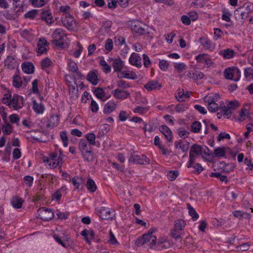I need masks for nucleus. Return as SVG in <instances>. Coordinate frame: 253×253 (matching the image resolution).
<instances>
[{
	"instance_id": "4be33fe9",
	"label": "nucleus",
	"mask_w": 253,
	"mask_h": 253,
	"mask_svg": "<svg viewBox=\"0 0 253 253\" xmlns=\"http://www.w3.org/2000/svg\"><path fill=\"white\" fill-rule=\"evenodd\" d=\"M69 70L72 72L75 73L77 76L81 78L83 77L81 73L78 70V67L77 63L73 61H70L68 63Z\"/></svg>"
},
{
	"instance_id": "603ef678",
	"label": "nucleus",
	"mask_w": 253,
	"mask_h": 253,
	"mask_svg": "<svg viewBox=\"0 0 253 253\" xmlns=\"http://www.w3.org/2000/svg\"><path fill=\"white\" fill-rule=\"evenodd\" d=\"M117 86L123 89L127 88L130 86L129 83L122 80H120L117 82Z\"/></svg>"
},
{
	"instance_id": "0e129e2a",
	"label": "nucleus",
	"mask_w": 253,
	"mask_h": 253,
	"mask_svg": "<svg viewBox=\"0 0 253 253\" xmlns=\"http://www.w3.org/2000/svg\"><path fill=\"white\" fill-rule=\"evenodd\" d=\"M113 46V42L112 39H108L106 41L105 48L106 50L108 51H111Z\"/></svg>"
},
{
	"instance_id": "c756f323",
	"label": "nucleus",
	"mask_w": 253,
	"mask_h": 253,
	"mask_svg": "<svg viewBox=\"0 0 253 253\" xmlns=\"http://www.w3.org/2000/svg\"><path fill=\"white\" fill-rule=\"evenodd\" d=\"M23 201L22 199L17 197H13L11 200V203L13 207L16 209H19L22 207Z\"/></svg>"
},
{
	"instance_id": "4d7b16f0",
	"label": "nucleus",
	"mask_w": 253,
	"mask_h": 253,
	"mask_svg": "<svg viewBox=\"0 0 253 253\" xmlns=\"http://www.w3.org/2000/svg\"><path fill=\"white\" fill-rule=\"evenodd\" d=\"M109 243L112 245H118L119 242L116 239L114 235L113 234L112 231H110L109 232V240L108 241Z\"/></svg>"
},
{
	"instance_id": "6e6552de",
	"label": "nucleus",
	"mask_w": 253,
	"mask_h": 253,
	"mask_svg": "<svg viewBox=\"0 0 253 253\" xmlns=\"http://www.w3.org/2000/svg\"><path fill=\"white\" fill-rule=\"evenodd\" d=\"M113 96L118 99H124L128 98L130 94L127 91L121 89H116L112 91Z\"/></svg>"
},
{
	"instance_id": "1a4fd4ad",
	"label": "nucleus",
	"mask_w": 253,
	"mask_h": 253,
	"mask_svg": "<svg viewBox=\"0 0 253 253\" xmlns=\"http://www.w3.org/2000/svg\"><path fill=\"white\" fill-rule=\"evenodd\" d=\"M141 58L137 53L133 52L129 58V62L133 66L140 68L142 66L141 62Z\"/></svg>"
},
{
	"instance_id": "ea45409f",
	"label": "nucleus",
	"mask_w": 253,
	"mask_h": 253,
	"mask_svg": "<svg viewBox=\"0 0 253 253\" xmlns=\"http://www.w3.org/2000/svg\"><path fill=\"white\" fill-rule=\"evenodd\" d=\"M201 129V124L199 121H195L191 125V130L194 133L200 132Z\"/></svg>"
},
{
	"instance_id": "69168bd1",
	"label": "nucleus",
	"mask_w": 253,
	"mask_h": 253,
	"mask_svg": "<svg viewBox=\"0 0 253 253\" xmlns=\"http://www.w3.org/2000/svg\"><path fill=\"white\" fill-rule=\"evenodd\" d=\"M37 10H32L25 13L24 16L26 18H33L37 15Z\"/></svg>"
},
{
	"instance_id": "412c9836",
	"label": "nucleus",
	"mask_w": 253,
	"mask_h": 253,
	"mask_svg": "<svg viewBox=\"0 0 253 253\" xmlns=\"http://www.w3.org/2000/svg\"><path fill=\"white\" fill-rule=\"evenodd\" d=\"M219 54L222 56L224 59H231L234 57L235 52L231 49L227 48L220 50Z\"/></svg>"
},
{
	"instance_id": "423d86ee",
	"label": "nucleus",
	"mask_w": 253,
	"mask_h": 253,
	"mask_svg": "<svg viewBox=\"0 0 253 253\" xmlns=\"http://www.w3.org/2000/svg\"><path fill=\"white\" fill-rule=\"evenodd\" d=\"M129 163L134 164L145 165L149 163L148 158L144 155H131L128 159Z\"/></svg>"
},
{
	"instance_id": "dca6fc26",
	"label": "nucleus",
	"mask_w": 253,
	"mask_h": 253,
	"mask_svg": "<svg viewBox=\"0 0 253 253\" xmlns=\"http://www.w3.org/2000/svg\"><path fill=\"white\" fill-rule=\"evenodd\" d=\"M81 235L84 237L85 240L89 244H91L90 240L93 239L95 237V233L92 230L84 229L81 232Z\"/></svg>"
},
{
	"instance_id": "4c0bfd02",
	"label": "nucleus",
	"mask_w": 253,
	"mask_h": 253,
	"mask_svg": "<svg viewBox=\"0 0 253 253\" xmlns=\"http://www.w3.org/2000/svg\"><path fill=\"white\" fill-rule=\"evenodd\" d=\"M233 70H234V68H228L224 70V75L226 79L233 80L234 75Z\"/></svg>"
},
{
	"instance_id": "bb28decb",
	"label": "nucleus",
	"mask_w": 253,
	"mask_h": 253,
	"mask_svg": "<svg viewBox=\"0 0 253 253\" xmlns=\"http://www.w3.org/2000/svg\"><path fill=\"white\" fill-rule=\"evenodd\" d=\"M233 215L237 218H238L239 219H242L243 218H250V215L247 212H244L241 211H235L233 212Z\"/></svg>"
},
{
	"instance_id": "9b49d317",
	"label": "nucleus",
	"mask_w": 253,
	"mask_h": 253,
	"mask_svg": "<svg viewBox=\"0 0 253 253\" xmlns=\"http://www.w3.org/2000/svg\"><path fill=\"white\" fill-rule=\"evenodd\" d=\"M98 74V71L96 70H93L88 73L86 79L92 84L96 85L99 81Z\"/></svg>"
},
{
	"instance_id": "052dcab7",
	"label": "nucleus",
	"mask_w": 253,
	"mask_h": 253,
	"mask_svg": "<svg viewBox=\"0 0 253 253\" xmlns=\"http://www.w3.org/2000/svg\"><path fill=\"white\" fill-rule=\"evenodd\" d=\"M196 155L192 152H190L189 154V160L188 162V164L187 165V168H190L192 167V165H193L196 160Z\"/></svg>"
},
{
	"instance_id": "a19ab883",
	"label": "nucleus",
	"mask_w": 253,
	"mask_h": 253,
	"mask_svg": "<svg viewBox=\"0 0 253 253\" xmlns=\"http://www.w3.org/2000/svg\"><path fill=\"white\" fill-rule=\"evenodd\" d=\"M10 2L12 1V4L14 9L18 8V11L22 9L24 5V1L22 0H9Z\"/></svg>"
},
{
	"instance_id": "2eb2a0df",
	"label": "nucleus",
	"mask_w": 253,
	"mask_h": 253,
	"mask_svg": "<svg viewBox=\"0 0 253 253\" xmlns=\"http://www.w3.org/2000/svg\"><path fill=\"white\" fill-rule=\"evenodd\" d=\"M144 87L148 90L150 91L154 89H160L162 87L161 84L159 83L156 80H152L147 83Z\"/></svg>"
},
{
	"instance_id": "4468645a",
	"label": "nucleus",
	"mask_w": 253,
	"mask_h": 253,
	"mask_svg": "<svg viewBox=\"0 0 253 253\" xmlns=\"http://www.w3.org/2000/svg\"><path fill=\"white\" fill-rule=\"evenodd\" d=\"M19 95L16 94H14L13 95L11 100L9 101V102L7 103V105L9 106L11 105L15 110H18L22 108L23 105H20L18 104L19 102Z\"/></svg>"
},
{
	"instance_id": "09e8293b",
	"label": "nucleus",
	"mask_w": 253,
	"mask_h": 253,
	"mask_svg": "<svg viewBox=\"0 0 253 253\" xmlns=\"http://www.w3.org/2000/svg\"><path fill=\"white\" fill-rule=\"evenodd\" d=\"M211 177H216L219 178L221 181L227 182V178L226 175H222L220 172H211L210 174Z\"/></svg>"
},
{
	"instance_id": "58836bf2",
	"label": "nucleus",
	"mask_w": 253,
	"mask_h": 253,
	"mask_svg": "<svg viewBox=\"0 0 253 253\" xmlns=\"http://www.w3.org/2000/svg\"><path fill=\"white\" fill-rule=\"evenodd\" d=\"M21 77L18 75H15L13 77V85L17 88H19L22 85Z\"/></svg>"
},
{
	"instance_id": "8fccbe9b",
	"label": "nucleus",
	"mask_w": 253,
	"mask_h": 253,
	"mask_svg": "<svg viewBox=\"0 0 253 253\" xmlns=\"http://www.w3.org/2000/svg\"><path fill=\"white\" fill-rule=\"evenodd\" d=\"M174 145L175 148H180L183 152L187 151L188 150V147L185 144H183L181 140L175 142Z\"/></svg>"
},
{
	"instance_id": "0eeeda50",
	"label": "nucleus",
	"mask_w": 253,
	"mask_h": 253,
	"mask_svg": "<svg viewBox=\"0 0 253 253\" xmlns=\"http://www.w3.org/2000/svg\"><path fill=\"white\" fill-rule=\"evenodd\" d=\"M97 211L99 217L103 220L112 219L115 216L114 210L108 211L105 207H101Z\"/></svg>"
},
{
	"instance_id": "cd10ccee",
	"label": "nucleus",
	"mask_w": 253,
	"mask_h": 253,
	"mask_svg": "<svg viewBox=\"0 0 253 253\" xmlns=\"http://www.w3.org/2000/svg\"><path fill=\"white\" fill-rule=\"evenodd\" d=\"M205 101L208 104V109L211 112H216L219 108L218 105L214 102H212V100H205Z\"/></svg>"
},
{
	"instance_id": "5fc2aeb1",
	"label": "nucleus",
	"mask_w": 253,
	"mask_h": 253,
	"mask_svg": "<svg viewBox=\"0 0 253 253\" xmlns=\"http://www.w3.org/2000/svg\"><path fill=\"white\" fill-rule=\"evenodd\" d=\"M230 109L228 107L223 106L221 107V112L223 115L227 117V118H229L231 115V111Z\"/></svg>"
},
{
	"instance_id": "72a5a7b5",
	"label": "nucleus",
	"mask_w": 253,
	"mask_h": 253,
	"mask_svg": "<svg viewBox=\"0 0 253 253\" xmlns=\"http://www.w3.org/2000/svg\"><path fill=\"white\" fill-rule=\"evenodd\" d=\"M59 121V118L58 115H53L50 117L49 122L47 124V126L49 127H54L56 126L58 124Z\"/></svg>"
},
{
	"instance_id": "a878e982",
	"label": "nucleus",
	"mask_w": 253,
	"mask_h": 253,
	"mask_svg": "<svg viewBox=\"0 0 253 253\" xmlns=\"http://www.w3.org/2000/svg\"><path fill=\"white\" fill-rule=\"evenodd\" d=\"M226 152V147H218L214 149V157H224L225 156Z\"/></svg>"
},
{
	"instance_id": "c03bdc74",
	"label": "nucleus",
	"mask_w": 253,
	"mask_h": 253,
	"mask_svg": "<svg viewBox=\"0 0 253 253\" xmlns=\"http://www.w3.org/2000/svg\"><path fill=\"white\" fill-rule=\"evenodd\" d=\"M190 168L192 169V172L197 174H200L203 170L202 166L199 163H197L195 165H192V167Z\"/></svg>"
},
{
	"instance_id": "864d4df0",
	"label": "nucleus",
	"mask_w": 253,
	"mask_h": 253,
	"mask_svg": "<svg viewBox=\"0 0 253 253\" xmlns=\"http://www.w3.org/2000/svg\"><path fill=\"white\" fill-rule=\"evenodd\" d=\"M52 64V62L50 60V59L48 58H46L43 59L41 61V65L43 69H46L49 67Z\"/></svg>"
},
{
	"instance_id": "de8ad7c7",
	"label": "nucleus",
	"mask_w": 253,
	"mask_h": 253,
	"mask_svg": "<svg viewBox=\"0 0 253 253\" xmlns=\"http://www.w3.org/2000/svg\"><path fill=\"white\" fill-rule=\"evenodd\" d=\"M100 65L102 67V70L105 73H110L111 71V66L109 65L104 60H101Z\"/></svg>"
},
{
	"instance_id": "3c124183",
	"label": "nucleus",
	"mask_w": 253,
	"mask_h": 253,
	"mask_svg": "<svg viewBox=\"0 0 253 253\" xmlns=\"http://www.w3.org/2000/svg\"><path fill=\"white\" fill-rule=\"evenodd\" d=\"M60 136L63 143V145L65 147H67L68 146V140L67 132L65 131H61L60 133Z\"/></svg>"
},
{
	"instance_id": "c9c22d12",
	"label": "nucleus",
	"mask_w": 253,
	"mask_h": 253,
	"mask_svg": "<svg viewBox=\"0 0 253 253\" xmlns=\"http://www.w3.org/2000/svg\"><path fill=\"white\" fill-rule=\"evenodd\" d=\"M82 154L85 161L87 162L93 161V156L92 150L88 151H84V152H82Z\"/></svg>"
},
{
	"instance_id": "bf43d9fd",
	"label": "nucleus",
	"mask_w": 253,
	"mask_h": 253,
	"mask_svg": "<svg viewBox=\"0 0 253 253\" xmlns=\"http://www.w3.org/2000/svg\"><path fill=\"white\" fill-rule=\"evenodd\" d=\"M178 175V171H170L168 174V177L170 181H172L175 179Z\"/></svg>"
},
{
	"instance_id": "338daca9",
	"label": "nucleus",
	"mask_w": 253,
	"mask_h": 253,
	"mask_svg": "<svg viewBox=\"0 0 253 253\" xmlns=\"http://www.w3.org/2000/svg\"><path fill=\"white\" fill-rule=\"evenodd\" d=\"M148 109L141 106H137L134 109L133 112L136 113L144 114L148 111Z\"/></svg>"
},
{
	"instance_id": "774afa93",
	"label": "nucleus",
	"mask_w": 253,
	"mask_h": 253,
	"mask_svg": "<svg viewBox=\"0 0 253 253\" xmlns=\"http://www.w3.org/2000/svg\"><path fill=\"white\" fill-rule=\"evenodd\" d=\"M204 76V74L202 72H199L197 71H194V74H193L192 79L194 80L202 79Z\"/></svg>"
},
{
	"instance_id": "e433bc0d",
	"label": "nucleus",
	"mask_w": 253,
	"mask_h": 253,
	"mask_svg": "<svg viewBox=\"0 0 253 253\" xmlns=\"http://www.w3.org/2000/svg\"><path fill=\"white\" fill-rule=\"evenodd\" d=\"M187 208L189 210V214L192 217L194 221L199 218V214L196 212L194 208L189 204H187Z\"/></svg>"
},
{
	"instance_id": "f03ea898",
	"label": "nucleus",
	"mask_w": 253,
	"mask_h": 253,
	"mask_svg": "<svg viewBox=\"0 0 253 253\" xmlns=\"http://www.w3.org/2000/svg\"><path fill=\"white\" fill-rule=\"evenodd\" d=\"M156 237L151 234H145L138 238L135 242L136 246H141L147 244L148 247L151 248L156 244Z\"/></svg>"
},
{
	"instance_id": "ddd939ff",
	"label": "nucleus",
	"mask_w": 253,
	"mask_h": 253,
	"mask_svg": "<svg viewBox=\"0 0 253 253\" xmlns=\"http://www.w3.org/2000/svg\"><path fill=\"white\" fill-rule=\"evenodd\" d=\"M160 131L164 135L168 141L170 142L172 139V134L170 129L165 125H162L159 127Z\"/></svg>"
},
{
	"instance_id": "f257e3e1",
	"label": "nucleus",
	"mask_w": 253,
	"mask_h": 253,
	"mask_svg": "<svg viewBox=\"0 0 253 253\" xmlns=\"http://www.w3.org/2000/svg\"><path fill=\"white\" fill-rule=\"evenodd\" d=\"M129 26L133 33L138 35H145L147 33V27L139 20H134L129 21Z\"/></svg>"
},
{
	"instance_id": "9d476101",
	"label": "nucleus",
	"mask_w": 253,
	"mask_h": 253,
	"mask_svg": "<svg viewBox=\"0 0 253 253\" xmlns=\"http://www.w3.org/2000/svg\"><path fill=\"white\" fill-rule=\"evenodd\" d=\"M112 66L115 72H120L124 69V62L120 58L113 60Z\"/></svg>"
},
{
	"instance_id": "aec40b11",
	"label": "nucleus",
	"mask_w": 253,
	"mask_h": 253,
	"mask_svg": "<svg viewBox=\"0 0 253 253\" xmlns=\"http://www.w3.org/2000/svg\"><path fill=\"white\" fill-rule=\"evenodd\" d=\"M91 145L85 139H81L79 143V149L81 153L84 151H88L92 150Z\"/></svg>"
},
{
	"instance_id": "a211bd4d",
	"label": "nucleus",
	"mask_w": 253,
	"mask_h": 253,
	"mask_svg": "<svg viewBox=\"0 0 253 253\" xmlns=\"http://www.w3.org/2000/svg\"><path fill=\"white\" fill-rule=\"evenodd\" d=\"M199 42L206 49L212 50L214 48V44H212L211 41L207 37L200 38Z\"/></svg>"
},
{
	"instance_id": "5701e85b",
	"label": "nucleus",
	"mask_w": 253,
	"mask_h": 253,
	"mask_svg": "<svg viewBox=\"0 0 253 253\" xmlns=\"http://www.w3.org/2000/svg\"><path fill=\"white\" fill-rule=\"evenodd\" d=\"M94 93L97 98L102 101H104L109 98V97H105V93L102 88H96L94 91Z\"/></svg>"
},
{
	"instance_id": "2f4dec72",
	"label": "nucleus",
	"mask_w": 253,
	"mask_h": 253,
	"mask_svg": "<svg viewBox=\"0 0 253 253\" xmlns=\"http://www.w3.org/2000/svg\"><path fill=\"white\" fill-rule=\"evenodd\" d=\"M86 186L87 190L90 192L93 193L95 192L97 189V187L94 181L90 178L87 180Z\"/></svg>"
},
{
	"instance_id": "13d9d810",
	"label": "nucleus",
	"mask_w": 253,
	"mask_h": 253,
	"mask_svg": "<svg viewBox=\"0 0 253 253\" xmlns=\"http://www.w3.org/2000/svg\"><path fill=\"white\" fill-rule=\"evenodd\" d=\"M160 68L164 71H166L168 68L169 63L165 60H160L159 63Z\"/></svg>"
},
{
	"instance_id": "37998d69",
	"label": "nucleus",
	"mask_w": 253,
	"mask_h": 253,
	"mask_svg": "<svg viewBox=\"0 0 253 253\" xmlns=\"http://www.w3.org/2000/svg\"><path fill=\"white\" fill-rule=\"evenodd\" d=\"M85 138L88 143L91 145H95V135L93 133H89L85 135Z\"/></svg>"
},
{
	"instance_id": "393cba45",
	"label": "nucleus",
	"mask_w": 253,
	"mask_h": 253,
	"mask_svg": "<svg viewBox=\"0 0 253 253\" xmlns=\"http://www.w3.org/2000/svg\"><path fill=\"white\" fill-rule=\"evenodd\" d=\"M4 64L9 69H14L16 66V60L13 57L8 56L4 60Z\"/></svg>"
},
{
	"instance_id": "6ab92c4d",
	"label": "nucleus",
	"mask_w": 253,
	"mask_h": 253,
	"mask_svg": "<svg viewBox=\"0 0 253 253\" xmlns=\"http://www.w3.org/2000/svg\"><path fill=\"white\" fill-rule=\"evenodd\" d=\"M47 44V42L44 39H40L37 43V50L38 52L41 54L45 52L46 49L45 46Z\"/></svg>"
},
{
	"instance_id": "79ce46f5",
	"label": "nucleus",
	"mask_w": 253,
	"mask_h": 253,
	"mask_svg": "<svg viewBox=\"0 0 253 253\" xmlns=\"http://www.w3.org/2000/svg\"><path fill=\"white\" fill-rule=\"evenodd\" d=\"M202 150L203 148L202 146H200L196 144H195L191 147L190 152H192L193 153H194L197 155H199L202 153Z\"/></svg>"
},
{
	"instance_id": "6e6d98bb",
	"label": "nucleus",
	"mask_w": 253,
	"mask_h": 253,
	"mask_svg": "<svg viewBox=\"0 0 253 253\" xmlns=\"http://www.w3.org/2000/svg\"><path fill=\"white\" fill-rule=\"evenodd\" d=\"M170 236L176 240H180L181 239V237L179 233V230L174 228L171 230Z\"/></svg>"
},
{
	"instance_id": "7c9ffc66",
	"label": "nucleus",
	"mask_w": 253,
	"mask_h": 253,
	"mask_svg": "<svg viewBox=\"0 0 253 253\" xmlns=\"http://www.w3.org/2000/svg\"><path fill=\"white\" fill-rule=\"evenodd\" d=\"M41 18L42 20L45 21L47 23L51 24L52 16L49 11H43L41 12Z\"/></svg>"
},
{
	"instance_id": "f704fd0d",
	"label": "nucleus",
	"mask_w": 253,
	"mask_h": 253,
	"mask_svg": "<svg viewBox=\"0 0 253 253\" xmlns=\"http://www.w3.org/2000/svg\"><path fill=\"white\" fill-rule=\"evenodd\" d=\"M185 226V222L182 219L175 220L174 228L179 231H182Z\"/></svg>"
},
{
	"instance_id": "f8f14e48",
	"label": "nucleus",
	"mask_w": 253,
	"mask_h": 253,
	"mask_svg": "<svg viewBox=\"0 0 253 253\" xmlns=\"http://www.w3.org/2000/svg\"><path fill=\"white\" fill-rule=\"evenodd\" d=\"M117 103L113 100H111L105 104L103 108V113L105 114H109L116 109Z\"/></svg>"
},
{
	"instance_id": "a18cd8bd",
	"label": "nucleus",
	"mask_w": 253,
	"mask_h": 253,
	"mask_svg": "<svg viewBox=\"0 0 253 253\" xmlns=\"http://www.w3.org/2000/svg\"><path fill=\"white\" fill-rule=\"evenodd\" d=\"M124 78L135 80L137 78V76L133 71H125Z\"/></svg>"
},
{
	"instance_id": "7ed1b4c3",
	"label": "nucleus",
	"mask_w": 253,
	"mask_h": 253,
	"mask_svg": "<svg viewBox=\"0 0 253 253\" xmlns=\"http://www.w3.org/2000/svg\"><path fill=\"white\" fill-rule=\"evenodd\" d=\"M63 25L69 31H74L77 29V22L70 14H62L61 17Z\"/></svg>"
},
{
	"instance_id": "20e7f679",
	"label": "nucleus",
	"mask_w": 253,
	"mask_h": 253,
	"mask_svg": "<svg viewBox=\"0 0 253 253\" xmlns=\"http://www.w3.org/2000/svg\"><path fill=\"white\" fill-rule=\"evenodd\" d=\"M65 37L64 31L61 28L57 29L52 33V38L53 40L52 41V43L58 46H62L63 45V41Z\"/></svg>"
},
{
	"instance_id": "c85d7f7f",
	"label": "nucleus",
	"mask_w": 253,
	"mask_h": 253,
	"mask_svg": "<svg viewBox=\"0 0 253 253\" xmlns=\"http://www.w3.org/2000/svg\"><path fill=\"white\" fill-rule=\"evenodd\" d=\"M33 108L34 110L38 114H42L43 113L44 108L42 104L37 103L35 100L32 101Z\"/></svg>"
},
{
	"instance_id": "49530a36",
	"label": "nucleus",
	"mask_w": 253,
	"mask_h": 253,
	"mask_svg": "<svg viewBox=\"0 0 253 253\" xmlns=\"http://www.w3.org/2000/svg\"><path fill=\"white\" fill-rule=\"evenodd\" d=\"M110 129V126L107 124H103L101 125L100 127V129L99 131V134L101 136L104 135L106 134L107 133Z\"/></svg>"
},
{
	"instance_id": "473e14b6",
	"label": "nucleus",
	"mask_w": 253,
	"mask_h": 253,
	"mask_svg": "<svg viewBox=\"0 0 253 253\" xmlns=\"http://www.w3.org/2000/svg\"><path fill=\"white\" fill-rule=\"evenodd\" d=\"M12 126L5 121V123L2 125L1 129L4 135H9L12 132Z\"/></svg>"
},
{
	"instance_id": "b1692460",
	"label": "nucleus",
	"mask_w": 253,
	"mask_h": 253,
	"mask_svg": "<svg viewBox=\"0 0 253 253\" xmlns=\"http://www.w3.org/2000/svg\"><path fill=\"white\" fill-rule=\"evenodd\" d=\"M22 69L25 73L32 74L34 72V66L31 62L24 63L22 65Z\"/></svg>"
},
{
	"instance_id": "39448f33",
	"label": "nucleus",
	"mask_w": 253,
	"mask_h": 253,
	"mask_svg": "<svg viewBox=\"0 0 253 253\" xmlns=\"http://www.w3.org/2000/svg\"><path fill=\"white\" fill-rule=\"evenodd\" d=\"M38 217L42 220L48 221L53 218L54 213L50 209L42 207L39 209Z\"/></svg>"
},
{
	"instance_id": "680f3d73",
	"label": "nucleus",
	"mask_w": 253,
	"mask_h": 253,
	"mask_svg": "<svg viewBox=\"0 0 253 253\" xmlns=\"http://www.w3.org/2000/svg\"><path fill=\"white\" fill-rule=\"evenodd\" d=\"M184 91L183 89H179L178 92H177V95L175 96V97L177 99V100L179 102L184 101Z\"/></svg>"
},
{
	"instance_id": "f3484780",
	"label": "nucleus",
	"mask_w": 253,
	"mask_h": 253,
	"mask_svg": "<svg viewBox=\"0 0 253 253\" xmlns=\"http://www.w3.org/2000/svg\"><path fill=\"white\" fill-rule=\"evenodd\" d=\"M112 25V22L111 21L108 20L104 22L99 29L100 33L104 35L108 34L111 30Z\"/></svg>"
},
{
	"instance_id": "e2e57ef3",
	"label": "nucleus",
	"mask_w": 253,
	"mask_h": 253,
	"mask_svg": "<svg viewBox=\"0 0 253 253\" xmlns=\"http://www.w3.org/2000/svg\"><path fill=\"white\" fill-rule=\"evenodd\" d=\"M245 77L246 78H253V69L252 68H247L244 71Z\"/></svg>"
}]
</instances>
